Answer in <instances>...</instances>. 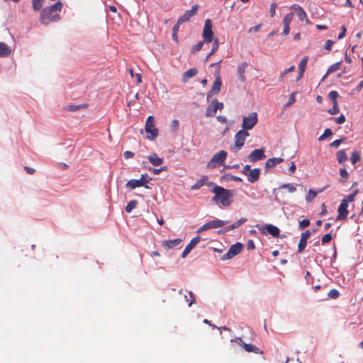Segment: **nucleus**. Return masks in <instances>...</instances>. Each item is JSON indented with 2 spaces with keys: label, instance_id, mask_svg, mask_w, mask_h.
Here are the masks:
<instances>
[{
  "label": "nucleus",
  "instance_id": "obj_30",
  "mask_svg": "<svg viewBox=\"0 0 363 363\" xmlns=\"http://www.w3.org/2000/svg\"><path fill=\"white\" fill-rule=\"evenodd\" d=\"M308 60V57L306 56L303 57L298 65V69L300 72H304L306 70V65Z\"/></svg>",
  "mask_w": 363,
  "mask_h": 363
},
{
  "label": "nucleus",
  "instance_id": "obj_37",
  "mask_svg": "<svg viewBox=\"0 0 363 363\" xmlns=\"http://www.w3.org/2000/svg\"><path fill=\"white\" fill-rule=\"evenodd\" d=\"M280 189H287L288 191L291 193H293L296 190V186L292 184H284L280 186Z\"/></svg>",
  "mask_w": 363,
  "mask_h": 363
},
{
  "label": "nucleus",
  "instance_id": "obj_45",
  "mask_svg": "<svg viewBox=\"0 0 363 363\" xmlns=\"http://www.w3.org/2000/svg\"><path fill=\"white\" fill-rule=\"evenodd\" d=\"M295 94L296 93L293 92L290 95L288 102L284 105L285 107H289L296 101Z\"/></svg>",
  "mask_w": 363,
  "mask_h": 363
},
{
  "label": "nucleus",
  "instance_id": "obj_5",
  "mask_svg": "<svg viewBox=\"0 0 363 363\" xmlns=\"http://www.w3.org/2000/svg\"><path fill=\"white\" fill-rule=\"evenodd\" d=\"M257 114L255 112L250 113L248 116H244L242 124V130L247 131L252 129L257 123Z\"/></svg>",
  "mask_w": 363,
  "mask_h": 363
},
{
  "label": "nucleus",
  "instance_id": "obj_32",
  "mask_svg": "<svg viewBox=\"0 0 363 363\" xmlns=\"http://www.w3.org/2000/svg\"><path fill=\"white\" fill-rule=\"evenodd\" d=\"M138 205V201L136 200H132L128 203L125 206V211L127 213H130L133 209H134Z\"/></svg>",
  "mask_w": 363,
  "mask_h": 363
},
{
  "label": "nucleus",
  "instance_id": "obj_64",
  "mask_svg": "<svg viewBox=\"0 0 363 363\" xmlns=\"http://www.w3.org/2000/svg\"><path fill=\"white\" fill-rule=\"evenodd\" d=\"M261 25L259 24V25H257L255 26H253L252 28H250L248 30L249 33H252V32H257L259 30L260 28H261Z\"/></svg>",
  "mask_w": 363,
  "mask_h": 363
},
{
  "label": "nucleus",
  "instance_id": "obj_42",
  "mask_svg": "<svg viewBox=\"0 0 363 363\" xmlns=\"http://www.w3.org/2000/svg\"><path fill=\"white\" fill-rule=\"evenodd\" d=\"M310 225V220L308 219H303L299 222L298 229L303 230L306 227H308Z\"/></svg>",
  "mask_w": 363,
  "mask_h": 363
},
{
  "label": "nucleus",
  "instance_id": "obj_62",
  "mask_svg": "<svg viewBox=\"0 0 363 363\" xmlns=\"http://www.w3.org/2000/svg\"><path fill=\"white\" fill-rule=\"evenodd\" d=\"M233 256L230 254V251L228 250L225 254H224L222 257H221V260H227V259H231L233 258Z\"/></svg>",
  "mask_w": 363,
  "mask_h": 363
},
{
  "label": "nucleus",
  "instance_id": "obj_25",
  "mask_svg": "<svg viewBox=\"0 0 363 363\" xmlns=\"http://www.w3.org/2000/svg\"><path fill=\"white\" fill-rule=\"evenodd\" d=\"M247 67V63L243 62L240 65H239L238 67V74L239 75V79L242 82H245V80H246L244 73L245 72Z\"/></svg>",
  "mask_w": 363,
  "mask_h": 363
},
{
  "label": "nucleus",
  "instance_id": "obj_7",
  "mask_svg": "<svg viewBox=\"0 0 363 363\" xmlns=\"http://www.w3.org/2000/svg\"><path fill=\"white\" fill-rule=\"evenodd\" d=\"M202 36L203 38V42L206 43H210L213 41V32L212 30V23L210 19L205 21L204 27L203 29Z\"/></svg>",
  "mask_w": 363,
  "mask_h": 363
},
{
  "label": "nucleus",
  "instance_id": "obj_29",
  "mask_svg": "<svg viewBox=\"0 0 363 363\" xmlns=\"http://www.w3.org/2000/svg\"><path fill=\"white\" fill-rule=\"evenodd\" d=\"M45 0H32V7L35 11H40L43 5Z\"/></svg>",
  "mask_w": 363,
  "mask_h": 363
},
{
  "label": "nucleus",
  "instance_id": "obj_12",
  "mask_svg": "<svg viewBox=\"0 0 363 363\" xmlns=\"http://www.w3.org/2000/svg\"><path fill=\"white\" fill-rule=\"evenodd\" d=\"M262 233H269L273 237H277L279 234V229L275 225H273L272 224H267L264 226H259L257 225L256 226Z\"/></svg>",
  "mask_w": 363,
  "mask_h": 363
},
{
  "label": "nucleus",
  "instance_id": "obj_38",
  "mask_svg": "<svg viewBox=\"0 0 363 363\" xmlns=\"http://www.w3.org/2000/svg\"><path fill=\"white\" fill-rule=\"evenodd\" d=\"M219 41L217 38L213 40V45L211 50L210 52V55H213L218 49Z\"/></svg>",
  "mask_w": 363,
  "mask_h": 363
},
{
  "label": "nucleus",
  "instance_id": "obj_21",
  "mask_svg": "<svg viewBox=\"0 0 363 363\" xmlns=\"http://www.w3.org/2000/svg\"><path fill=\"white\" fill-rule=\"evenodd\" d=\"M181 243V239H174L164 241L162 245L165 249H171L179 246Z\"/></svg>",
  "mask_w": 363,
  "mask_h": 363
},
{
  "label": "nucleus",
  "instance_id": "obj_49",
  "mask_svg": "<svg viewBox=\"0 0 363 363\" xmlns=\"http://www.w3.org/2000/svg\"><path fill=\"white\" fill-rule=\"evenodd\" d=\"M224 177L229 179L234 182H242V179L240 177L232 175L230 174H227L224 175Z\"/></svg>",
  "mask_w": 363,
  "mask_h": 363
},
{
  "label": "nucleus",
  "instance_id": "obj_58",
  "mask_svg": "<svg viewBox=\"0 0 363 363\" xmlns=\"http://www.w3.org/2000/svg\"><path fill=\"white\" fill-rule=\"evenodd\" d=\"M335 121L337 124H342L345 121V117L342 114L340 116L335 118Z\"/></svg>",
  "mask_w": 363,
  "mask_h": 363
},
{
  "label": "nucleus",
  "instance_id": "obj_3",
  "mask_svg": "<svg viewBox=\"0 0 363 363\" xmlns=\"http://www.w3.org/2000/svg\"><path fill=\"white\" fill-rule=\"evenodd\" d=\"M152 180V178L147 174H143L140 179H130L129 180L125 186L130 190L135 189L137 187L143 186L145 189H150V186L147 185Z\"/></svg>",
  "mask_w": 363,
  "mask_h": 363
},
{
  "label": "nucleus",
  "instance_id": "obj_59",
  "mask_svg": "<svg viewBox=\"0 0 363 363\" xmlns=\"http://www.w3.org/2000/svg\"><path fill=\"white\" fill-rule=\"evenodd\" d=\"M135 154L131 152V151H125L123 153V156L125 157V159L128 160V159H130V158H133L134 157Z\"/></svg>",
  "mask_w": 363,
  "mask_h": 363
},
{
  "label": "nucleus",
  "instance_id": "obj_61",
  "mask_svg": "<svg viewBox=\"0 0 363 363\" xmlns=\"http://www.w3.org/2000/svg\"><path fill=\"white\" fill-rule=\"evenodd\" d=\"M252 169H250V166L249 164H246L245 166H244V167L242 168L241 172L245 174V175H247L249 173V172H250Z\"/></svg>",
  "mask_w": 363,
  "mask_h": 363
},
{
  "label": "nucleus",
  "instance_id": "obj_10",
  "mask_svg": "<svg viewBox=\"0 0 363 363\" xmlns=\"http://www.w3.org/2000/svg\"><path fill=\"white\" fill-rule=\"evenodd\" d=\"M249 136V133L245 130H240L235 135V145L239 150L245 144L246 138Z\"/></svg>",
  "mask_w": 363,
  "mask_h": 363
},
{
  "label": "nucleus",
  "instance_id": "obj_20",
  "mask_svg": "<svg viewBox=\"0 0 363 363\" xmlns=\"http://www.w3.org/2000/svg\"><path fill=\"white\" fill-rule=\"evenodd\" d=\"M11 53V49L4 43L0 42V57H9Z\"/></svg>",
  "mask_w": 363,
  "mask_h": 363
},
{
  "label": "nucleus",
  "instance_id": "obj_23",
  "mask_svg": "<svg viewBox=\"0 0 363 363\" xmlns=\"http://www.w3.org/2000/svg\"><path fill=\"white\" fill-rule=\"evenodd\" d=\"M242 248H243V245L242 243L236 242L235 244L232 245L230 247L228 250L230 251V254L233 257H235L242 251Z\"/></svg>",
  "mask_w": 363,
  "mask_h": 363
},
{
  "label": "nucleus",
  "instance_id": "obj_19",
  "mask_svg": "<svg viewBox=\"0 0 363 363\" xmlns=\"http://www.w3.org/2000/svg\"><path fill=\"white\" fill-rule=\"evenodd\" d=\"M292 9L296 10V16H298V18H299V20L301 21H306L307 22L308 21V20L307 18V15L302 7H301L298 5H294L292 6Z\"/></svg>",
  "mask_w": 363,
  "mask_h": 363
},
{
  "label": "nucleus",
  "instance_id": "obj_40",
  "mask_svg": "<svg viewBox=\"0 0 363 363\" xmlns=\"http://www.w3.org/2000/svg\"><path fill=\"white\" fill-rule=\"evenodd\" d=\"M181 24H178V22L174 26V27L172 28V38L175 40V41H177V38H178V36H177V33L179 31V26Z\"/></svg>",
  "mask_w": 363,
  "mask_h": 363
},
{
  "label": "nucleus",
  "instance_id": "obj_16",
  "mask_svg": "<svg viewBox=\"0 0 363 363\" xmlns=\"http://www.w3.org/2000/svg\"><path fill=\"white\" fill-rule=\"evenodd\" d=\"M348 205L345 203V201H341V203L338 207V215L337 216V220H345L347 218L348 211H347Z\"/></svg>",
  "mask_w": 363,
  "mask_h": 363
},
{
  "label": "nucleus",
  "instance_id": "obj_4",
  "mask_svg": "<svg viewBox=\"0 0 363 363\" xmlns=\"http://www.w3.org/2000/svg\"><path fill=\"white\" fill-rule=\"evenodd\" d=\"M227 155L228 154L225 151H219L215 154L211 160L208 162L207 167L208 169H215L217 167L222 165L226 159Z\"/></svg>",
  "mask_w": 363,
  "mask_h": 363
},
{
  "label": "nucleus",
  "instance_id": "obj_63",
  "mask_svg": "<svg viewBox=\"0 0 363 363\" xmlns=\"http://www.w3.org/2000/svg\"><path fill=\"white\" fill-rule=\"evenodd\" d=\"M80 106H75V105H71V106H68L67 109L69 111H77L80 108Z\"/></svg>",
  "mask_w": 363,
  "mask_h": 363
},
{
  "label": "nucleus",
  "instance_id": "obj_53",
  "mask_svg": "<svg viewBox=\"0 0 363 363\" xmlns=\"http://www.w3.org/2000/svg\"><path fill=\"white\" fill-rule=\"evenodd\" d=\"M277 7V4L276 3H272L270 6L269 13L272 17L275 15V11Z\"/></svg>",
  "mask_w": 363,
  "mask_h": 363
},
{
  "label": "nucleus",
  "instance_id": "obj_26",
  "mask_svg": "<svg viewBox=\"0 0 363 363\" xmlns=\"http://www.w3.org/2000/svg\"><path fill=\"white\" fill-rule=\"evenodd\" d=\"M216 105L213 103V100H212L211 103L206 108V116L207 117H213L216 115Z\"/></svg>",
  "mask_w": 363,
  "mask_h": 363
},
{
  "label": "nucleus",
  "instance_id": "obj_34",
  "mask_svg": "<svg viewBox=\"0 0 363 363\" xmlns=\"http://www.w3.org/2000/svg\"><path fill=\"white\" fill-rule=\"evenodd\" d=\"M295 70V67L294 65L291 66L288 69L284 70L279 75V81H283L285 75L289 72H294Z\"/></svg>",
  "mask_w": 363,
  "mask_h": 363
},
{
  "label": "nucleus",
  "instance_id": "obj_57",
  "mask_svg": "<svg viewBox=\"0 0 363 363\" xmlns=\"http://www.w3.org/2000/svg\"><path fill=\"white\" fill-rule=\"evenodd\" d=\"M346 31H347L346 27L345 26H341V32L340 33V34L338 35L339 40L342 39L345 36Z\"/></svg>",
  "mask_w": 363,
  "mask_h": 363
},
{
  "label": "nucleus",
  "instance_id": "obj_60",
  "mask_svg": "<svg viewBox=\"0 0 363 363\" xmlns=\"http://www.w3.org/2000/svg\"><path fill=\"white\" fill-rule=\"evenodd\" d=\"M213 103L216 104L217 110H222L224 108L223 103L219 102L216 99H213Z\"/></svg>",
  "mask_w": 363,
  "mask_h": 363
},
{
  "label": "nucleus",
  "instance_id": "obj_54",
  "mask_svg": "<svg viewBox=\"0 0 363 363\" xmlns=\"http://www.w3.org/2000/svg\"><path fill=\"white\" fill-rule=\"evenodd\" d=\"M255 248V243L252 240H249L247 242V250H252Z\"/></svg>",
  "mask_w": 363,
  "mask_h": 363
},
{
  "label": "nucleus",
  "instance_id": "obj_51",
  "mask_svg": "<svg viewBox=\"0 0 363 363\" xmlns=\"http://www.w3.org/2000/svg\"><path fill=\"white\" fill-rule=\"evenodd\" d=\"M274 166H275L274 162L273 161V160L272 158H269L266 161L265 168L269 169V168L274 167Z\"/></svg>",
  "mask_w": 363,
  "mask_h": 363
},
{
  "label": "nucleus",
  "instance_id": "obj_44",
  "mask_svg": "<svg viewBox=\"0 0 363 363\" xmlns=\"http://www.w3.org/2000/svg\"><path fill=\"white\" fill-rule=\"evenodd\" d=\"M339 112V108L337 105V102H335L333 104V107L328 110V113L331 115H335L338 113Z\"/></svg>",
  "mask_w": 363,
  "mask_h": 363
},
{
  "label": "nucleus",
  "instance_id": "obj_31",
  "mask_svg": "<svg viewBox=\"0 0 363 363\" xmlns=\"http://www.w3.org/2000/svg\"><path fill=\"white\" fill-rule=\"evenodd\" d=\"M358 193V189L354 190L352 194L347 195L345 199L342 201H345V203L348 205V203L352 202L354 200L356 195Z\"/></svg>",
  "mask_w": 363,
  "mask_h": 363
},
{
  "label": "nucleus",
  "instance_id": "obj_33",
  "mask_svg": "<svg viewBox=\"0 0 363 363\" xmlns=\"http://www.w3.org/2000/svg\"><path fill=\"white\" fill-rule=\"evenodd\" d=\"M333 135V131L330 128H326L324 130V133L318 138L319 141L324 140L325 138H327L329 136H331Z\"/></svg>",
  "mask_w": 363,
  "mask_h": 363
},
{
  "label": "nucleus",
  "instance_id": "obj_47",
  "mask_svg": "<svg viewBox=\"0 0 363 363\" xmlns=\"http://www.w3.org/2000/svg\"><path fill=\"white\" fill-rule=\"evenodd\" d=\"M340 174L341 177L343 179V180H342V182H345V180L348 179L349 174L345 168L340 169Z\"/></svg>",
  "mask_w": 363,
  "mask_h": 363
},
{
  "label": "nucleus",
  "instance_id": "obj_46",
  "mask_svg": "<svg viewBox=\"0 0 363 363\" xmlns=\"http://www.w3.org/2000/svg\"><path fill=\"white\" fill-rule=\"evenodd\" d=\"M179 123L178 120H173L171 124V130L173 132H177L179 129Z\"/></svg>",
  "mask_w": 363,
  "mask_h": 363
},
{
  "label": "nucleus",
  "instance_id": "obj_55",
  "mask_svg": "<svg viewBox=\"0 0 363 363\" xmlns=\"http://www.w3.org/2000/svg\"><path fill=\"white\" fill-rule=\"evenodd\" d=\"M203 185V182H199V180L191 186L192 190H197Z\"/></svg>",
  "mask_w": 363,
  "mask_h": 363
},
{
  "label": "nucleus",
  "instance_id": "obj_22",
  "mask_svg": "<svg viewBox=\"0 0 363 363\" xmlns=\"http://www.w3.org/2000/svg\"><path fill=\"white\" fill-rule=\"evenodd\" d=\"M147 158L153 166H160L164 162V160L162 158L159 157L155 153L150 155Z\"/></svg>",
  "mask_w": 363,
  "mask_h": 363
},
{
  "label": "nucleus",
  "instance_id": "obj_24",
  "mask_svg": "<svg viewBox=\"0 0 363 363\" xmlns=\"http://www.w3.org/2000/svg\"><path fill=\"white\" fill-rule=\"evenodd\" d=\"M325 188L326 187H323V188L318 190L317 191H315L313 189H310L308 192V194L306 196V201L308 203L311 202L315 199V197L317 196V194L323 192L325 189Z\"/></svg>",
  "mask_w": 363,
  "mask_h": 363
},
{
  "label": "nucleus",
  "instance_id": "obj_13",
  "mask_svg": "<svg viewBox=\"0 0 363 363\" xmlns=\"http://www.w3.org/2000/svg\"><path fill=\"white\" fill-rule=\"evenodd\" d=\"M201 238L200 236H196L192 238L190 242L184 248L182 257L185 258L186 255L191 251V250L200 242Z\"/></svg>",
  "mask_w": 363,
  "mask_h": 363
},
{
  "label": "nucleus",
  "instance_id": "obj_50",
  "mask_svg": "<svg viewBox=\"0 0 363 363\" xmlns=\"http://www.w3.org/2000/svg\"><path fill=\"white\" fill-rule=\"evenodd\" d=\"M203 43L204 42L199 41L196 45H195L191 49L192 52L199 51L202 48Z\"/></svg>",
  "mask_w": 363,
  "mask_h": 363
},
{
  "label": "nucleus",
  "instance_id": "obj_8",
  "mask_svg": "<svg viewBox=\"0 0 363 363\" xmlns=\"http://www.w3.org/2000/svg\"><path fill=\"white\" fill-rule=\"evenodd\" d=\"M219 69L220 67H218V70L215 72L216 79L211 90L207 94V100H209L210 98H211L213 95L217 94L220 91L222 82L220 78Z\"/></svg>",
  "mask_w": 363,
  "mask_h": 363
},
{
  "label": "nucleus",
  "instance_id": "obj_11",
  "mask_svg": "<svg viewBox=\"0 0 363 363\" xmlns=\"http://www.w3.org/2000/svg\"><path fill=\"white\" fill-rule=\"evenodd\" d=\"M198 9H199V6L197 4L192 6V7L190 10L186 11L185 13H184V15H182V16H180L178 18V20H177L178 24H182L185 22L189 21V19L196 13Z\"/></svg>",
  "mask_w": 363,
  "mask_h": 363
},
{
  "label": "nucleus",
  "instance_id": "obj_35",
  "mask_svg": "<svg viewBox=\"0 0 363 363\" xmlns=\"http://www.w3.org/2000/svg\"><path fill=\"white\" fill-rule=\"evenodd\" d=\"M294 14L293 13H287L283 19V25L290 26V23L293 19Z\"/></svg>",
  "mask_w": 363,
  "mask_h": 363
},
{
  "label": "nucleus",
  "instance_id": "obj_52",
  "mask_svg": "<svg viewBox=\"0 0 363 363\" xmlns=\"http://www.w3.org/2000/svg\"><path fill=\"white\" fill-rule=\"evenodd\" d=\"M333 44H334V42L333 40H326V42L325 43L324 48L326 50H330L332 49Z\"/></svg>",
  "mask_w": 363,
  "mask_h": 363
},
{
  "label": "nucleus",
  "instance_id": "obj_1",
  "mask_svg": "<svg viewBox=\"0 0 363 363\" xmlns=\"http://www.w3.org/2000/svg\"><path fill=\"white\" fill-rule=\"evenodd\" d=\"M62 3L57 1L53 5L45 7L41 10L40 21L43 25H48L50 22L58 21L60 17L57 13L62 10Z\"/></svg>",
  "mask_w": 363,
  "mask_h": 363
},
{
  "label": "nucleus",
  "instance_id": "obj_14",
  "mask_svg": "<svg viewBox=\"0 0 363 363\" xmlns=\"http://www.w3.org/2000/svg\"><path fill=\"white\" fill-rule=\"evenodd\" d=\"M265 157L264 151L262 149H255L248 156L250 161L253 162L263 160Z\"/></svg>",
  "mask_w": 363,
  "mask_h": 363
},
{
  "label": "nucleus",
  "instance_id": "obj_41",
  "mask_svg": "<svg viewBox=\"0 0 363 363\" xmlns=\"http://www.w3.org/2000/svg\"><path fill=\"white\" fill-rule=\"evenodd\" d=\"M339 296L340 293L337 289H331L328 294V296L333 299L337 298Z\"/></svg>",
  "mask_w": 363,
  "mask_h": 363
},
{
  "label": "nucleus",
  "instance_id": "obj_36",
  "mask_svg": "<svg viewBox=\"0 0 363 363\" xmlns=\"http://www.w3.org/2000/svg\"><path fill=\"white\" fill-rule=\"evenodd\" d=\"M360 159V155L359 153L357 152V151H354L352 152V155H351V162L354 164H356Z\"/></svg>",
  "mask_w": 363,
  "mask_h": 363
},
{
  "label": "nucleus",
  "instance_id": "obj_9",
  "mask_svg": "<svg viewBox=\"0 0 363 363\" xmlns=\"http://www.w3.org/2000/svg\"><path fill=\"white\" fill-rule=\"evenodd\" d=\"M233 340H231V342H233ZM234 342L239 344L240 346H242L245 351L248 352H254L255 354H262V351L256 347L255 345L252 344H247L245 343L240 337H237L235 340H234Z\"/></svg>",
  "mask_w": 363,
  "mask_h": 363
},
{
  "label": "nucleus",
  "instance_id": "obj_15",
  "mask_svg": "<svg viewBox=\"0 0 363 363\" xmlns=\"http://www.w3.org/2000/svg\"><path fill=\"white\" fill-rule=\"evenodd\" d=\"M310 235H311V232L308 230L302 233L301 239H300L298 245V252H302L304 250V249L306 248V245H307V240L309 238Z\"/></svg>",
  "mask_w": 363,
  "mask_h": 363
},
{
  "label": "nucleus",
  "instance_id": "obj_2",
  "mask_svg": "<svg viewBox=\"0 0 363 363\" xmlns=\"http://www.w3.org/2000/svg\"><path fill=\"white\" fill-rule=\"evenodd\" d=\"M215 194L212 200L216 203H220L223 206H229L233 200V194L231 190L225 189L222 186H215L211 190Z\"/></svg>",
  "mask_w": 363,
  "mask_h": 363
},
{
  "label": "nucleus",
  "instance_id": "obj_56",
  "mask_svg": "<svg viewBox=\"0 0 363 363\" xmlns=\"http://www.w3.org/2000/svg\"><path fill=\"white\" fill-rule=\"evenodd\" d=\"M342 142V139L335 140L330 144V146L332 147L336 148V147H339V145L341 144Z\"/></svg>",
  "mask_w": 363,
  "mask_h": 363
},
{
  "label": "nucleus",
  "instance_id": "obj_43",
  "mask_svg": "<svg viewBox=\"0 0 363 363\" xmlns=\"http://www.w3.org/2000/svg\"><path fill=\"white\" fill-rule=\"evenodd\" d=\"M340 65V62H337V63H335V64L332 65L331 66H330L326 74H328L329 73H332V72L339 69Z\"/></svg>",
  "mask_w": 363,
  "mask_h": 363
},
{
  "label": "nucleus",
  "instance_id": "obj_39",
  "mask_svg": "<svg viewBox=\"0 0 363 363\" xmlns=\"http://www.w3.org/2000/svg\"><path fill=\"white\" fill-rule=\"evenodd\" d=\"M339 96V94L336 91H331L328 94V98L333 101V104L337 102V98Z\"/></svg>",
  "mask_w": 363,
  "mask_h": 363
},
{
  "label": "nucleus",
  "instance_id": "obj_28",
  "mask_svg": "<svg viewBox=\"0 0 363 363\" xmlns=\"http://www.w3.org/2000/svg\"><path fill=\"white\" fill-rule=\"evenodd\" d=\"M336 156H337V160L340 164L343 163L344 162H345L347 160V155L345 153V150H339L337 152Z\"/></svg>",
  "mask_w": 363,
  "mask_h": 363
},
{
  "label": "nucleus",
  "instance_id": "obj_48",
  "mask_svg": "<svg viewBox=\"0 0 363 363\" xmlns=\"http://www.w3.org/2000/svg\"><path fill=\"white\" fill-rule=\"evenodd\" d=\"M332 240V235L330 233H327L324 235L321 238L322 244H325L329 242Z\"/></svg>",
  "mask_w": 363,
  "mask_h": 363
},
{
  "label": "nucleus",
  "instance_id": "obj_6",
  "mask_svg": "<svg viewBox=\"0 0 363 363\" xmlns=\"http://www.w3.org/2000/svg\"><path fill=\"white\" fill-rule=\"evenodd\" d=\"M145 131L147 134V138L150 140H154L157 137L158 130L154 125V118L152 116H148L146 121Z\"/></svg>",
  "mask_w": 363,
  "mask_h": 363
},
{
  "label": "nucleus",
  "instance_id": "obj_17",
  "mask_svg": "<svg viewBox=\"0 0 363 363\" xmlns=\"http://www.w3.org/2000/svg\"><path fill=\"white\" fill-rule=\"evenodd\" d=\"M228 220H222L219 219H215L206 223L208 230L216 229L223 227L225 224H228Z\"/></svg>",
  "mask_w": 363,
  "mask_h": 363
},
{
  "label": "nucleus",
  "instance_id": "obj_18",
  "mask_svg": "<svg viewBox=\"0 0 363 363\" xmlns=\"http://www.w3.org/2000/svg\"><path fill=\"white\" fill-rule=\"evenodd\" d=\"M249 174L247 175V180L251 183H255L257 182L259 178L260 174V169L259 168H255L252 169L250 172H248Z\"/></svg>",
  "mask_w": 363,
  "mask_h": 363
},
{
  "label": "nucleus",
  "instance_id": "obj_27",
  "mask_svg": "<svg viewBox=\"0 0 363 363\" xmlns=\"http://www.w3.org/2000/svg\"><path fill=\"white\" fill-rule=\"evenodd\" d=\"M197 73H198V71H197V69L196 68H191V69H189L186 70L183 74V79H184V81H186L189 79L194 77L195 75H196Z\"/></svg>",
  "mask_w": 363,
  "mask_h": 363
}]
</instances>
